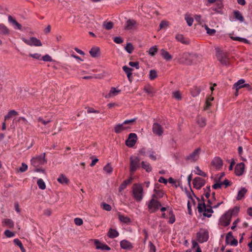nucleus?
Instances as JSON below:
<instances>
[{
    "mask_svg": "<svg viewBox=\"0 0 252 252\" xmlns=\"http://www.w3.org/2000/svg\"><path fill=\"white\" fill-rule=\"evenodd\" d=\"M140 159L138 157L131 156L129 158V173L132 176L140 167Z\"/></svg>",
    "mask_w": 252,
    "mask_h": 252,
    "instance_id": "39448f33",
    "label": "nucleus"
},
{
    "mask_svg": "<svg viewBox=\"0 0 252 252\" xmlns=\"http://www.w3.org/2000/svg\"><path fill=\"white\" fill-rule=\"evenodd\" d=\"M208 238L209 233L207 230L200 229L199 231L196 233V240L200 243L206 242Z\"/></svg>",
    "mask_w": 252,
    "mask_h": 252,
    "instance_id": "6e6552de",
    "label": "nucleus"
},
{
    "mask_svg": "<svg viewBox=\"0 0 252 252\" xmlns=\"http://www.w3.org/2000/svg\"><path fill=\"white\" fill-rule=\"evenodd\" d=\"M101 206L102 207V208L106 211H110L112 209L111 206L106 203H103L101 204Z\"/></svg>",
    "mask_w": 252,
    "mask_h": 252,
    "instance_id": "69168bd1",
    "label": "nucleus"
},
{
    "mask_svg": "<svg viewBox=\"0 0 252 252\" xmlns=\"http://www.w3.org/2000/svg\"><path fill=\"white\" fill-rule=\"evenodd\" d=\"M204 192L203 195H204L207 198H208L210 196V187H207L206 188L204 189Z\"/></svg>",
    "mask_w": 252,
    "mask_h": 252,
    "instance_id": "4d7b16f0",
    "label": "nucleus"
},
{
    "mask_svg": "<svg viewBox=\"0 0 252 252\" xmlns=\"http://www.w3.org/2000/svg\"><path fill=\"white\" fill-rule=\"evenodd\" d=\"M169 25V22L166 21H162L159 24L160 29L167 28Z\"/></svg>",
    "mask_w": 252,
    "mask_h": 252,
    "instance_id": "680f3d73",
    "label": "nucleus"
},
{
    "mask_svg": "<svg viewBox=\"0 0 252 252\" xmlns=\"http://www.w3.org/2000/svg\"><path fill=\"white\" fill-rule=\"evenodd\" d=\"M201 91V88L200 87L196 86H193L190 90V93L193 97L197 96L199 94Z\"/></svg>",
    "mask_w": 252,
    "mask_h": 252,
    "instance_id": "5701e85b",
    "label": "nucleus"
},
{
    "mask_svg": "<svg viewBox=\"0 0 252 252\" xmlns=\"http://www.w3.org/2000/svg\"><path fill=\"white\" fill-rule=\"evenodd\" d=\"M8 20L9 22L12 23L16 27L17 29L21 30V25L18 23L15 19H13L11 16H9Z\"/></svg>",
    "mask_w": 252,
    "mask_h": 252,
    "instance_id": "72a5a7b5",
    "label": "nucleus"
},
{
    "mask_svg": "<svg viewBox=\"0 0 252 252\" xmlns=\"http://www.w3.org/2000/svg\"><path fill=\"white\" fill-rule=\"evenodd\" d=\"M211 164L213 166H215L217 169H219L222 166L223 162L220 158L216 157L212 160Z\"/></svg>",
    "mask_w": 252,
    "mask_h": 252,
    "instance_id": "a211bd4d",
    "label": "nucleus"
},
{
    "mask_svg": "<svg viewBox=\"0 0 252 252\" xmlns=\"http://www.w3.org/2000/svg\"><path fill=\"white\" fill-rule=\"evenodd\" d=\"M216 57L218 60L222 64L224 65L229 64V60L227 53L223 52L217 49Z\"/></svg>",
    "mask_w": 252,
    "mask_h": 252,
    "instance_id": "423d86ee",
    "label": "nucleus"
},
{
    "mask_svg": "<svg viewBox=\"0 0 252 252\" xmlns=\"http://www.w3.org/2000/svg\"><path fill=\"white\" fill-rule=\"evenodd\" d=\"M245 82V80L243 79L239 80L236 83L233 85V88H237V89H241L243 88V85Z\"/></svg>",
    "mask_w": 252,
    "mask_h": 252,
    "instance_id": "c9c22d12",
    "label": "nucleus"
},
{
    "mask_svg": "<svg viewBox=\"0 0 252 252\" xmlns=\"http://www.w3.org/2000/svg\"><path fill=\"white\" fill-rule=\"evenodd\" d=\"M161 206L160 202L155 198L151 199L148 203V208L150 213L156 212Z\"/></svg>",
    "mask_w": 252,
    "mask_h": 252,
    "instance_id": "0eeeda50",
    "label": "nucleus"
},
{
    "mask_svg": "<svg viewBox=\"0 0 252 252\" xmlns=\"http://www.w3.org/2000/svg\"><path fill=\"white\" fill-rule=\"evenodd\" d=\"M245 164L241 162L237 164L235 167V173L237 176L242 175L244 171Z\"/></svg>",
    "mask_w": 252,
    "mask_h": 252,
    "instance_id": "dca6fc26",
    "label": "nucleus"
},
{
    "mask_svg": "<svg viewBox=\"0 0 252 252\" xmlns=\"http://www.w3.org/2000/svg\"><path fill=\"white\" fill-rule=\"evenodd\" d=\"M125 49L128 53L131 54L133 52L134 48L131 43H128L125 47Z\"/></svg>",
    "mask_w": 252,
    "mask_h": 252,
    "instance_id": "49530a36",
    "label": "nucleus"
},
{
    "mask_svg": "<svg viewBox=\"0 0 252 252\" xmlns=\"http://www.w3.org/2000/svg\"><path fill=\"white\" fill-rule=\"evenodd\" d=\"M216 7H212V9L213 10L219 12L220 10L223 7V4L221 1H218L216 3Z\"/></svg>",
    "mask_w": 252,
    "mask_h": 252,
    "instance_id": "a19ab883",
    "label": "nucleus"
},
{
    "mask_svg": "<svg viewBox=\"0 0 252 252\" xmlns=\"http://www.w3.org/2000/svg\"><path fill=\"white\" fill-rule=\"evenodd\" d=\"M233 14L235 19L239 20L240 22H243L244 21V18L239 11L235 10L233 12Z\"/></svg>",
    "mask_w": 252,
    "mask_h": 252,
    "instance_id": "473e14b6",
    "label": "nucleus"
},
{
    "mask_svg": "<svg viewBox=\"0 0 252 252\" xmlns=\"http://www.w3.org/2000/svg\"><path fill=\"white\" fill-rule=\"evenodd\" d=\"M120 246L122 249L125 250H129L133 248L132 244L126 240H123L120 242Z\"/></svg>",
    "mask_w": 252,
    "mask_h": 252,
    "instance_id": "6ab92c4d",
    "label": "nucleus"
},
{
    "mask_svg": "<svg viewBox=\"0 0 252 252\" xmlns=\"http://www.w3.org/2000/svg\"><path fill=\"white\" fill-rule=\"evenodd\" d=\"M137 25V24L135 20L129 19L126 24L125 29L126 30H132L136 28Z\"/></svg>",
    "mask_w": 252,
    "mask_h": 252,
    "instance_id": "f3484780",
    "label": "nucleus"
},
{
    "mask_svg": "<svg viewBox=\"0 0 252 252\" xmlns=\"http://www.w3.org/2000/svg\"><path fill=\"white\" fill-rule=\"evenodd\" d=\"M155 191H156V194H154L153 195V198H154L155 197H156V196H158L159 198H161L163 197L164 193L162 190H156L155 189Z\"/></svg>",
    "mask_w": 252,
    "mask_h": 252,
    "instance_id": "6e6d98bb",
    "label": "nucleus"
},
{
    "mask_svg": "<svg viewBox=\"0 0 252 252\" xmlns=\"http://www.w3.org/2000/svg\"><path fill=\"white\" fill-rule=\"evenodd\" d=\"M200 151L201 149L200 148H198L194 150L192 153L186 157V160L190 161L191 162L196 161L199 157Z\"/></svg>",
    "mask_w": 252,
    "mask_h": 252,
    "instance_id": "9b49d317",
    "label": "nucleus"
},
{
    "mask_svg": "<svg viewBox=\"0 0 252 252\" xmlns=\"http://www.w3.org/2000/svg\"><path fill=\"white\" fill-rule=\"evenodd\" d=\"M233 238L232 232H229L226 235L225 242L226 244H229L230 241Z\"/></svg>",
    "mask_w": 252,
    "mask_h": 252,
    "instance_id": "3c124183",
    "label": "nucleus"
},
{
    "mask_svg": "<svg viewBox=\"0 0 252 252\" xmlns=\"http://www.w3.org/2000/svg\"><path fill=\"white\" fill-rule=\"evenodd\" d=\"M232 217L229 215V213L227 212L221 216L220 220V225L226 227L228 226L231 222Z\"/></svg>",
    "mask_w": 252,
    "mask_h": 252,
    "instance_id": "f8f14e48",
    "label": "nucleus"
},
{
    "mask_svg": "<svg viewBox=\"0 0 252 252\" xmlns=\"http://www.w3.org/2000/svg\"><path fill=\"white\" fill-rule=\"evenodd\" d=\"M197 123L200 127H204L206 125V119L203 117H198Z\"/></svg>",
    "mask_w": 252,
    "mask_h": 252,
    "instance_id": "e433bc0d",
    "label": "nucleus"
},
{
    "mask_svg": "<svg viewBox=\"0 0 252 252\" xmlns=\"http://www.w3.org/2000/svg\"><path fill=\"white\" fill-rule=\"evenodd\" d=\"M18 112L14 110H10L8 112V114L4 116V121H6L9 119L13 116L17 115Z\"/></svg>",
    "mask_w": 252,
    "mask_h": 252,
    "instance_id": "4c0bfd02",
    "label": "nucleus"
},
{
    "mask_svg": "<svg viewBox=\"0 0 252 252\" xmlns=\"http://www.w3.org/2000/svg\"><path fill=\"white\" fill-rule=\"evenodd\" d=\"M102 27L106 30H110L113 28L114 23L111 21H105L103 23Z\"/></svg>",
    "mask_w": 252,
    "mask_h": 252,
    "instance_id": "2f4dec72",
    "label": "nucleus"
},
{
    "mask_svg": "<svg viewBox=\"0 0 252 252\" xmlns=\"http://www.w3.org/2000/svg\"><path fill=\"white\" fill-rule=\"evenodd\" d=\"M37 120L38 122L42 123L44 126L47 125L52 121L50 119L44 120L41 117H38Z\"/></svg>",
    "mask_w": 252,
    "mask_h": 252,
    "instance_id": "a18cd8bd",
    "label": "nucleus"
},
{
    "mask_svg": "<svg viewBox=\"0 0 252 252\" xmlns=\"http://www.w3.org/2000/svg\"><path fill=\"white\" fill-rule=\"evenodd\" d=\"M152 131L154 134L160 136L163 133V128L158 123H154L152 126Z\"/></svg>",
    "mask_w": 252,
    "mask_h": 252,
    "instance_id": "4468645a",
    "label": "nucleus"
},
{
    "mask_svg": "<svg viewBox=\"0 0 252 252\" xmlns=\"http://www.w3.org/2000/svg\"><path fill=\"white\" fill-rule=\"evenodd\" d=\"M4 235L8 238H10L14 236L15 233L13 232L10 231L9 230H6L4 232Z\"/></svg>",
    "mask_w": 252,
    "mask_h": 252,
    "instance_id": "052dcab7",
    "label": "nucleus"
},
{
    "mask_svg": "<svg viewBox=\"0 0 252 252\" xmlns=\"http://www.w3.org/2000/svg\"><path fill=\"white\" fill-rule=\"evenodd\" d=\"M160 54L162 57L166 61H170L172 58V56L169 53V52L164 49H161L160 50Z\"/></svg>",
    "mask_w": 252,
    "mask_h": 252,
    "instance_id": "a878e982",
    "label": "nucleus"
},
{
    "mask_svg": "<svg viewBox=\"0 0 252 252\" xmlns=\"http://www.w3.org/2000/svg\"><path fill=\"white\" fill-rule=\"evenodd\" d=\"M173 96L174 98L177 100H181L182 99L181 94L179 91H176L173 92Z\"/></svg>",
    "mask_w": 252,
    "mask_h": 252,
    "instance_id": "13d9d810",
    "label": "nucleus"
},
{
    "mask_svg": "<svg viewBox=\"0 0 252 252\" xmlns=\"http://www.w3.org/2000/svg\"><path fill=\"white\" fill-rule=\"evenodd\" d=\"M158 52V48L157 46H154L151 47L149 51V53L152 56H154Z\"/></svg>",
    "mask_w": 252,
    "mask_h": 252,
    "instance_id": "8fccbe9b",
    "label": "nucleus"
},
{
    "mask_svg": "<svg viewBox=\"0 0 252 252\" xmlns=\"http://www.w3.org/2000/svg\"><path fill=\"white\" fill-rule=\"evenodd\" d=\"M185 19L186 21L189 26L190 27L192 25L193 19L188 14H186L185 16Z\"/></svg>",
    "mask_w": 252,
    "mask_h": 252,
    "instance_id": "79ce46f5",
    "label": "nucleus"
},
{
    "mask_svg": "<svg viewBox=\"0 0 252 252\" xmlns=\"http://www.w3.org/2000/svg\"><path fill=\"white\" fill-rule=\"evenodd\" d=\"M192 184L194 188L199 189L205 185V181L200 177H195L193 180Z\"/></svg>",
    "mask_w": 252,
    "mask_h": 252,
    "instance_id": "2eb2a0df",
    "label": "nucleus"
},
{
    "mask_svg": "<svg viewBox=\"0 0 252 252\" xmlns=\"http://www.w3.org/2000/svg\"><path fill=\"white\" fill-rule=\"evenodd\" d=\"M118 216L120 220L123 222L127 223L130 222V219L127 217H126L120 214H118Z\"/></svg>",
    "mask_w": 252,
    "mask_h": 252,
    "instance_id": "ea45409f",
    "label": "nucleus"
},
{
    "mask_svg": "<svg viewBox=\"0 0 252 252\" xmlns=\"http://www.w3.org/2000/svg\"><path fill=\"white\" fill-rule=\"evenodd\" d=\"M141 166L142 167L148 172L152 171V167L148 162L143 161L141 162Z\"/></svg>",
    "mask_w": 252,
    "mask_h": 252,
    "instance_id": "f704fd0d",
    "label": "nucleus"
},
{
    "mask_svg": "<svg viewBox=\"0 0 252 252\" xmlns=\"http://www.w3.org/2000/svg\"><path fill=\"white\" fill-rule=\"evenodd\" d=\"M37 184L39 188V189H46V185L43 181V180L41 179H39L37 180Z\"/></svg>",
    "mask_w": 252,
    "mask_h": 252,
    "instance_id": "c03bdc74",
    "label": "nucleus"
},
{
    "mask_svg": "<svg viewBox=\"0 0 252 252\" xmlns=\"http://www.w3.org/2000/svg\"><path fill=\"white\" fill-rule=\"evenodd\" d=\"M231 38L232 39H233V40L239 41L243 42L246 43H248L249 42V41L247 39L244 38L239 37H233V36H232L231 37Z\"/></svg>",
    "mask_w": 252,
    "mask_h": 252,
    "instance_id": "864d4df0",
    "label": "nucleus"
},
{
    "mask_svg": "<svg viewBox=\"0 0 252 252\" xmlns=\"http://www.w3.org/2000/svg\"><path fill=\"white\" fill-rule=\"evenodd\" d=\"M23 41L26 44L29 46H41L42 44L41 41L34 37H30L29 39H27L25 38H22Z\"/></svg>",
    "mask_w": 252,
    "mask_h": 252,
    "instance_id": "9d476101",
    "label": "nucleus"
},
{
    "mask_svg": "<svg viewBox=\"0 0 252 252\" xmlns=\"http://www.w3.org/2000/svg\"><path fill=\"white\" fill-rule=\"evenodd\" d=\"M205 29L207 31V33L209 35H212L216 32V30L214 29H211L206 25H205Z\"/></svg>",
    "mask_w": 252,
    "mask_h": 252,
    "instance_id": "0e129e2a",
    "label": "nucleus"
},
{
    "mask_svg": "<svg viewBox=\"0 0 252 252\" xmlns=\"http://www.w3.org/2000/svg\"><path fill=\"white\" fill-rule=\"evenodd\" d=\"M247 189L245 188H242L239 191L236 197L238 200H240L245 196L247 192Z\"/></svg>",
    "mask_w": 252,
    "mask_h": 252,
    "instance_id": "bb28decb",
    "label": "nucleus"
},
{
    "mask_svg": "<svg viewBox=\"0 0 252 252\" xmlns=\"http://www.w3.org/2000/svg\"><path fill=\"white\" fill-rule=\"evenodd\" d=\"M221 183L222 185L225 186V188H227L228 186H230L232 184V183L227 179H225L223 182H221Z\"/></svg>",
    "mask_w": 252,
    "mask_h": 252,
    "instance_id": "774afa93",
    "label": "nucleus"
},
{
    "mask_svg": "<svg viewBox=\"0 0 252 252\" xmlns=\"http://www.w3.org/2000/svg\"><path fill=\"white\" fill-rule=\"evenodd\" d=\"M57 181L62 184H68L69 181L63 174H61L58 178Z\"/></svg>",
    "mask_w": 252,
    "mask_h": 252,
    "instance_id": "c756f323",
    "label": "nucleus"
},
{
    "mask_svg": "<svg viewBox=\"0 0 252 252\" xmlns=\"http://www.w3.org/2000/svg\"><path fill=\"white\" fill-rule=\"evenodd\" d=\"M214 98L211 95L207 97L205 102V105L204 107V110H207L210 109V107L212 106L211 101L214 100Z\"/></svg>",
    "mask_w": 252,
    "mask_h": 252,
    "instance_id": "b1692460",
    "label": "nucleus"
},
{
    "mask_svg": "<svg viewBox=\"0 0 252 252\" xmlns=\"http://www.w3.org/2000/svg\"><path fill=\"white\" fill-rule=\"evenodd\" d=\"M157 72L155 70H151L149 74V78L151 80H153L157 77Z\"/></svg>",
    "mask_w": 252,
    "mask_h": 252,
    "instance_id": "09e8293b",
    "label": "nucleus"
},
{
    "mask_svg": "<svg viewBox=\"0 0 252 252\" xmlns=\"http://www.w3.org/2000/svg\"><path fill=\"white\" fill-rule=\"evenodd\" d=\"M179 56L180 57L177 58V62L181 64L191 65L198 62V56L196 54L185 52L180 54Z\"/></svg>",
    "mask_w": 252,
    "mask_h": 252,
    "instance_id": "f257e3e1",
    "label": "nucleus"
},
{
    "mask_svg": "<svg viewBox=\"0 0 252 252\" xmlns=\"http://www.w3.org/2000/svg\"><path fill=\"white\" fill-rule=\"evenodd\" d=\"M136 140V134L134 133H131L129 134L127 139L126 141V145L129 147H132L135 144Z\"/></svg>",
    "mask_w": 252,
    "mask_h": 252,
    "instance_id": "ddd939ff",
    "label": "nucleus"
},
{
    "mask_svg": "<svg viewBox=\"0 0 252 252\" xmlns=\"http://www.w3.org/2000/svg\"><path fill=\"white\" fill-rule=\"evenodd\" d=\"M123 69L126 74V75L127 74V73H132V71L133 70V68L128 67L126 65L123 66Z\"/></svg>",
    "mask_w": 252,
    "mask_h": 252,
    "instance_id": "e2e57ef3",
    "label": "nucleus"
},
{
    "mask_svg": "<svg viewBox=\"0 0 252 252\" xmlns=\"http://www.w3.org/2000/svg\"><path fill=\"white\" fill-rule=\"evenodd\" d=\"M91 56L93 58L98 57L100 56V49L98 47H94L90 51Z\"/></svg>",
    "mask_w": 252,
    "mask_h": 252,
    "instance_id": "4be33fe9",
    "label": "nucleus"
},
{
    "mask_svg": "<svg viewBox=\"0 0 252 252\" xmlns=\"http://www.w3.org/2000/svg\"><path fill=\"white\" fill-rule=\"evenodd\" d=\"M136 118L132 119L130 120H127L125 121L122 124H119L116 125L114 127V130L116 133L119 134L121 133L123 131L127 130L130 128L129 126H126V125H133L136 122Z\"/></svg>",
    "mask_w": 252,
    "mask_h": 252,
    "instance_id": "20e7f679",
    "label": "nucleus"
},
{
    "mask_svg": "<svg viewBox=\"0 0 252 252\" xmlns=\"http://www.w3.org/2000/svg\"><path fill=\"white\" fill-rule=\"evenodd\" d=\"M9 33L10 31L9 29L3 24H0V34L7 35Z\"/></svg>",
    "mask_w": 252,
    "mask_h": 252,
    "instance_id": "cd10ccee",
    "label": "nucleus"
},
{
    "mask_svg": "<svg viewBox=\"0 0 252 252\" xmlns=\"http://www.w3.org/2000/svg\"><path fill=\"white\" fill-rule=\"evenodd\" d=\"M107 235L110 238H114L119 236V233L116 230L110 228L108 231Z\"/></svg>",
    "mask_w": 252,
    "mask_h": 252,
    "instance_id": "c85d7f7f",
    "label": "nucleus"
},
{
    "mask_svg": "<svg viewBox=\"0 0 252 252\" xmlns=\"http://www.w3.org/2000/svg\"><path fill=\"white\" fill-rule=\"evenodd\" d=\"M45 157V153H43V155H40L33 158L31 160L32 164L35 167H37L40 165L44 164L46 162Z\"/></svg>",
    "mask_w": 252,
    "mask_h": 252,
    "instance_id": "1a4fd4ad",
    "label": "nucleus"
},
{
    "mask_svg": "<svg viewBox=\"0 0 252 252\" xmlns=\"http://www.w3.org/2000/svg\"><path fill=\"white\" fill-rule=\"evenodd\" d=\"M195 169L196 170V174L198 175L206 177H207V174L202 171L198 166H196L195 167Z\"/></svg>",
    "mask_w": 252,
    "mask_h": 252,
    "instance_id": "5fc2aeb1",
    "label": "nucleus"
},
{
    "mask_svg": "<svg viewBox=\"0 0 252 252\" xmlns=\"http://www.w3.org/2000/svg\"><path fill=\"white\" fill-rule=\"evenodd\" d=\"M103 170L104 171L108 174L111 173L112 172L113 168L110 163H107L104 167Z\"/></svg>",
    "mask_w": 252,
    "mask_h": 252,
    "instance_id": "de8ad7c7",
    "label": "nucleus"
},
{
    "mask_svg": "<svg viewBox=\"0 0 252 252\" xmlns=\"http://www.w3.org/2000/svg\"><path fill=\"white\" fill-rule=\"evenodd\" d=\"M175 38L178 41L180 42L182 44L188 45L190 43L189 40L185 37L183 35L181 34H177Z\"/></svg>",
    "mask_w": 252,
    "mask_h": 252,
    "instance_id": "412c9836",
    "label": "nucleus"
},
{
    "mask_svg": "<svg viewBox=\"0 0 252 252\" xmlns=\"http://www.w3.org/2000/svg\"><path fill=\"white\" fill-rule=\"evenodd\" d=\"M74 221L75 224L79 226L82 225L83 223L82 219L79 218H75Z\"/></svg>",
    "mask_w": 252,
    "mask_h": 252,
    "instance_id": "338daca9",
    "label": "nucleus"
},
{
    "mask_svg": "<svg viewBox=\"0 0 252 252\" xmlns=\"http://www.w3.org/2000/svg\"><path fill=\"white\" fill-rule=\"evenodd\" d=\"M101 247H98L97 246V249H100L101 250H107V251H109L111 249V248L106 244L101 243Z\"/></svg>",
    "mask_w": 252,
    "mask_h": 252,
    "instance_id": "bf43d9fd",
    "label": "nucleus"
},
{
    "mask_svg": "<svg viewBox=\"0 0 252 252\" xmlns=\"http://www.w3.org/2000/svg\"><path fill=\"white\" fill-rule=\"evenodd\" d=\"M239 211V207L238 206H235L233 209L228 210L227 212L229 213V215L231 216H236Z\"/></svg>",
    "mask_w": 252,
    "mask_h": 252,
    "instance_id": "58836bf2",
    "label": "nucleus"
},
{
    "mask_svg": "<svg viewBox=\"0 0 252 252\" xmlns=\"http://www.w3.org/2000/svg\"><path fill=\"white\" fill-rule=\"evenodd\" d=\"M13 242L15 245L20 247L22 252H26V250L24 248L22 242L18 239H15Z\"/></svg>",
    "mask_w": 252,
    "mask_h": 252,
    "instance_id": "37998d69",
    "label": "nucleus"
},
{
    "mask_svg": "<svg viewBox=\"0 0 252 252\" xmlns=\"http://www.w3.org/2000/svg\"><path fill=\"white\" fill-rule=\"evenodd\" d=\"M143 188L141 185L134 184L132 187V195L137 202H140L143 198Z\"/></svg>",
    "mask_w": 252,
    "mask_h": 252,
    "instance_id": "7ed1b4c3",
    "label": "nucleus"
},
{
    "mask_svg": "<svg viewBox=\"0 0 252 252\" xmlns=\"http://www.w3.org/2000/svg\"><path fill=\"white\" fill-rule=\"evenodd\" d=\"M197 200L199 201L197 209L199 213L203 212V216L205 217H207L208 218H210L212 216V214L213 213V210L212 209V207H208L205 204L204 201V198L203 196H202V201L200 202L199 198H197Z\"/></svg>",
    "mask_w": 252,
    "mask_h": 252,
    "instance_id": "f03ea898",
    "label": "nucleus"
},
{
    "mask_svg": "<svg viewBox=\"0 0 252 252\" xmlns=\"http://www.w3.org/2000/svg\"><path fill=\"white\" fill-rule=\"evenodd\" d=\"M144 90L145 92L148 94H154L156 93L154 89L151 86L145 87Z\"/></svg>",
    "mask_w": 252,
    "mask_h": 252,
    "instance_id": "603ef678",
    "label": "nucleus"
},
{
    "mask_svg": "<svg viewBox=\"0 0 252 252\" xmlns=\"http://www.w3.org/2000/svg\"><path fill=\"white\" fill-rule=\"evenodd\" d=\"M2 226H8L9 228H12L14 227L13 221L9 219H4L2 222Z\"/></svg>",
    "mask_w": 252,
    "mask_h": 252,
    "instance_id": "7c9ffc66",
    "label": "nucleus"
},
{
    "mask_svg": "<svg viewBox=\"0 0 252 252\" xmlns=\"http://www.w3.org/2000/svg\"><path fill=\"white\" fill-rule=\"evenodd\" d=\"M120 92V90H117L114 87H112L109 93L105 96V98H110L113 96L116 95L118 93Z\"/></svg>",
    "mask_w": 252,
    "mask_h": 252,
    "instance_id": "393cba45",
    "label": "nucleus"
},
{
    "mask_svg": "<svg viewBox=\"0 0 252 252\" xmlns=\"http://www.w3.org/2000/svg\"><path fill=\"white\" fill-rule=\"evenodd\" d=\"M132 180L133 178L131 176L128 179L124 181L119 187V192H121L123 190L126 189L128 185H130L132 183Z\"/></svg>",
    "mask_w": 252,
    "mask_h": 252,
    "instance_id": "aec40b11",
    "label": "nucleus"
}]
</instances>
